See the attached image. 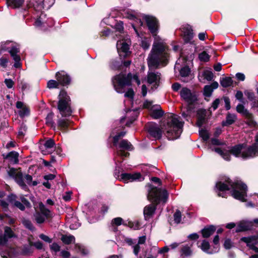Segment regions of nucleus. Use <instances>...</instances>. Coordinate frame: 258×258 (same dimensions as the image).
<instances>
[{"instance_id": "f257e3e1", "label": "nucleus", "mask_w": 258, "mask_h": 258, "mask_svg": "<svg viewBox=\"0 0 258 258\" xmlns=\"http://www.w3.org/2000/svg\"><path fill=\"white\" fill-rule=\"evenodd\" d=\"M168 120L165 127L160 128L158 124L154 122H149L145 125V128L150 136L154 140H159L162 137L163 129L166 130V136L168 140L178 139L182 132L183 123L176 117V115L172 114L168 117Z\"/></svg>"}, {"instance_id": "f03ea898", "label": "nucleus", "mask_w": 258, "mask_h": 258, "mask_svg": "<svg viewBox=\"0 0 258 258\" xmlns=\"http://www.w3.org/2000/svg\"><path fill=\"white\" fill-rule=\"evenodd\" d=\"M147 186L148 188L147 199L152 204L145 206L144 209V215L146 219L154 214L157 206L160 202L166 203L168 199V193L166 189L162 190L150 183H148Z\"/></svg>"}, {"instance_id": "7ed1b4c3", "label": "nucleus", "mask_w": 258, "mask_h": 258, "mask_svg": "<svg viewBox=\"0 0 258 258\" xmlns=\"http://www.w3.org/2000/svg\"><path fill=\"white\" fill-rule=\"evenodd\" d=\"M169 54L165 51V47L160 42H154L149 53L147 63L149 68L158 69L160 64L166 66L168 63Z\"/></svg>"}, {"instance_id": "20e7f679", "label": "nucleus", "mask_w": 258, "mask_h": 258, "mask_svg": "<svg viewBox=\"0 0 258 258\" xmlns=\"http://www.w3.org/2000/svg\"><path fill=\"white\" fill-rule=\"evenodd\" d=\"M57 109L63 117L70 116L73 110L71 107V99L64 89H61L58 96Z\"/></svg>"}, {"instance_id": "39448f33", "label": "nucleus", "mask_w": 258, "mask_h": 258, "mask_svg": "<svg viewBox=\"0 0 258 258\" xmlns=\"http://www.w3.org/2000/svg\"><path fill=\"white\" fill-rule=\"evenodd\" d=\"M225 181L230 185L231 195L234 199L243 202L246 201L245 197L247 196V186L244 183L238 180L233 181L229 177L225 178Z\"/></svg>"}, {"instance_id": "423d86ee", "label": "nucleus", "mask_w": 258, "mask_h": 258, "mask_svg": "<svg viewBox=\"0 0 258 258\" xmlns=\"http://www.w3.org/2000/svg\"><path fill=\"white\" fill-rule=\"evenodd\" d=\"M132 63L131 59H124L120 57L113 58L108 61V67L110 70L121 71L129 68Z\"/></svg>"}, {"instance_id": "0eeeda50", "label": "nucleus", "mask_w": 258, "mask_h": 258, "mask_svg": "<svg viewBox=\"0 0 258 258\" xmlns=\"http://www.w3.org/2000/svg\"><path fill=\"white\" fill-rule=\"evenodd\" d=\"M182 100L186 102L188 106L194 105L198 101V96L196 92H191L187 87H183L180 92Z\"/></svg>"}, {"instance_id": "6e6552de", "label": "nucleus", "mask_w": 258, "mask_h": 258, "mask_svg": "<svg viewBox=\"0 0 258 258\" xmlns=\"http://www.w3.org/2000/svg\"><path fill=\"white\" fill-rule=\"evenodd\" d=\"M9 176L14 179L16 182L24 190L28 189L27 185L24 181L23 175L21 170V168L16 169L14 167H10L8 171Z\"/></svg>"}, {"instance_id": "1a4fd4ad", "label": "nucleus", "mask_w": 258, "mask_h": 258, "mask_svg": "<svg viewBox=\"0 0 258 258\" xmlns=\"http://www.w3.org/2000/svg\"><path fill=\"white\" fill-rule=\"evenodd\" d=\"M111 81L114 90L119 93H123V90L126 86H130L122 73L113 76Z\"/></svg>"}, {"instance_id": "9d476101", "label": "nucleus", "mask_w": 258, "mask_h": 258, "mask_svg": "<svg viewBox=\"0 0 258 258\" xmlns=\"http://www.w3.org/2000/svg\"><path fill=\"white\" fill-rule=\"evenodd\" d=\"M143 19L145 21L147 26L153 37L157 36L159 28V23L157 19L152 16L145 15Z\"/></svg>"}, {"instance_id": "9b49d317", "label": "nucleus", "mask_w": 258, "mask_h": 258, "mask_svg": "<svg viewBox=\"0 0 258 258\" xmlns=\"http://www.w3.org/2000/svg\"><path fill=\"white\" fill-rule=\"evenodd\" d=\"M55 78L60 86L68 88L71 84L72 78L67 72L60 71L56 73Z\"/></svg>"}, {"instance_id": "f8f14e48", "label": "nucleus", "mask_w": 258, "mask_h": 258, "mask_svg": "<svg viewBox=\"0 0 258 258\" xmlns=\"http://www.w3.org/2000/svg\"><path fill=\"white\" fill-rule=\"evenodd\" d=\"M253 223L258 224V219H254L253 221H241L237 225L235 232L239 233L250 230L253 226Z\"/></svg>"}, {"instance_id": "ddd939ff", "label": "nucleus", "mask_w": 258, "mask_h": 258, "mask_svg": "<svg viewBox=\"0 0 258 258\" xmlns=\"http://www.w3.org/2000/svg\"><path fill=\"white\" fill-rule=\"evenodd\" d=\"M121 46H117V52L120 58L130 59L132 52L130 50V46L126 42H122L120 43Z\"/></svg>"}, {"instance_id": "4468645a", "label": "nucleus", "mask_w": 258, "mask_h": 258, "mask_svg": "<svg viewBox=\"0 0 258 258\" xmlns=\"http://www.w3.org/2000/svg\"><path fill=\"white\" fill-rule=\"evenodd\" d=\"M11 56L15 61L14 67L16 68H19L21 67V63L20 62L21 57L18 54L20 52V49L14 44L11 45V49L9 51Z\"/></svg>"}, {"instance_id": "2eb2a0df", "label": "nucleus", "mask_w": 258, "mask_h": 258, "mask_svg": "<svg viewBox=\"0 0 258 258\" xmlns=\"http://www.w3.org/2000/svg\"><path fill=\"white\" fill-rule=\"evenodd\" d=\"M216 192H217L218 197L225 198V196L223 195V192L226 191L230 190V185L225 181H219L217 182L215 185Z\"/></svg>"}, {"instance_id": "dca6fc26", "label": "nucleus", "mask_w": 258, "mask_h": 258, "mask_svg": "<svg viewBox=\"0 0 258 258\" xmlns=\"http://www.w3.org/2000/svg\"><path fill=\"white\" fill-rule=\"evenodd\" d=\"M256 155H258V148L255 146V144H252L243 151L241 153V157L243 159H247L250 158H253Z\"/></svg>"}, {"instance_id": "f3484780", "label": "nucleus", "mask_w": 258, "mask_h": 258, "mask_svg": "<svg viewBox=\"0 0 258 258\" xmlns=\"http://www.w3.org/2000/svg\"><path fill=\"white\" fill-rule=\"evenodd\" d=\"M219 84L217 82L214 81L210 85H205L203 89V95L205 97V99L209 101L208 99H207V97H210L214 90L218 88Z\"/></svg>"}, {"instance_id": "a211bd4d", "label": "nucleus", "mask_w": 258, "mask_h": 258, "mask_svg": "<svg viewBox=\"0 0 258 258\" xmlns=\"http://www.w3.org/2000/svg\"><path fill=\"white\" fill-rule=\"evenodd\" d=\"M183 39L185 43H191L190 41L194 37V32L191 27L188 25L182 28Z\"/></svg>"}, {"instance_id": "6ab92c4d", "label": "nucleus", "mask_w": 258, "mask_h": 258, "mask_svg": "<svg viewBox=\"0 0 258 258\" xmlns=\"http://www.w3.org/2000/svg\"><path fill=\"white\" fill-rule=\"evenodd\" d=\"M54 1L55 0H37V5L34 4L33 6L36 11H40L45 7L50 8L54 4Z\"/></svg>"}, {"instance_id": "aec40b11", "label": "nucleus", "mask_w": 258, "mask_h": 258, "mask_svg": "<svg viewBox=\"0 0 258 258\" xmlns=\"http://www.w3.org/2000/svg\"><path fill=\"white\" fill-rule=\"evenodd\" d=\"M206 110L205 109H199L197 111V125L201 127L206 123Z\"/></svg>"}, {"instance_id": "412c9836", "label": "nucleus", "mask_w": 258, "mask_h": 258, "mask_svg": "<svg viewBox=\"0 0 258 258\" xmlns=\"http://www.w3.org/2000/svg\"><path fill=\"white\" fill-rule=\"evenodd\" d=\"M120 177L124 182H128V181L140 179L142 177V175L140 173H135L134 174L124 173L121 174Z\"/></svg>"}, {"instance_id": "4be33fe9", "label": "nucleus", "mask_w": 258, "mask_h": 258, "mask_svg": "<svg viewBox=\"0 0 258 258\" xmlns=\"http://www.w3.org/2000/svg\"><path fill=\"white\" fill-rule=\"evenodd\" d=\"M239 242L245 243L246 246L250 248L251 245L258 244V236L256 235H251L248 237H242L240 239Z\"/></svg>"}, {"instance_id": "5701e85b", "label": "nucleus", "mask_w": 258, "mask_h": 258, "mask_svg": "<svg viewBox=\"0 0 258 258\" xmlns=\"http://www.w3.org/2000/svg\"><path fill=\"white\" fill-rule=\"evenodd\" d=\"M216 230V227L213 225H209L205 226L202 229L200 232L202 237L205 238L210 237L212 235Z\"/></svg>"}, {"instance_id": "b1692460", "label": "nucleus", "mask_w": 258, "mask_h": 258, "mask_svg": "<svg viewBox=\"0 0 258 258\" xmlns=\"http://www.w3.org/2000/svg\"><path fill=\"white\" fill-rule=\"evenodd\" d=\"M246 144H239L234 146L230 147L229 152L230 154L234 155L236 157H239L241 156L242 150L245 148Z\"/></svg>"}, {"instance_id": "393cba45", "label": "nucleus", "mask_w": 258, "mask_h": 258, "mask_svg": "<svg viewBox=\"0 0 258 258\" xmlns=\"http://www.w3.org/2000/svg\"><path fill=\"white\" fill-rule=\"evenodd\" d=\"M236 119V116L234 114L228 113L226 115V120L222 122V125L223 126H228L233 124Z\"/></svg>"}, {"instance_id": "a878e982", "label": "nucleus", "mask_w": 258, "mask_h": 258, "mask_svg": "<svg viewBox=\"0 0 258 258\" xmlns=\"http://www.w3.org/2000/svg\"><path fill=\"white\" fill-rule=\"evenodd\" d=\"M58 128L63 132H67L69 126V120L59 118L57 120Z\"/></svg>"}, {"instance_id": "bb28decb", "label": "nucleus", "mask_w": 258, "mask_h": 258, "mask_svg": "<svg viewBox=\"0 0 258 258\" xmlns=\"http://www.w3.org/2000/svg\"><path fill=\"white\" fill-rule=\"evenodd\" d=\"M19 154L16 151H11L8 153V154L4 157L5 159H9L11 162H13L14 164H17L19 162Z\"/></svg>"}, {"instance_id": "cd10ccee", "label": "nucleus", "mask_w": 258, "mask_h": 258, "mask_svg": "<svg viewBox=\"0 0 258 258\" xmlns=\"http://www.w3.org/2000/svg\"><path fill=\"white\" fill-rule=\"evenodd\" d=\"M6 1L7 6L13 9L20 8L24 3V0H6Z\"/></svg>"}, {"instance_id": "c85d7f7f", "label": "nucleus", "mask_w": 258, "mask_h": 258, "mask_svg": "<svg viewBox=\"0 0 258 258\" xmlns=\"http://www.w3.org/2000/svg\"><path fill=\"white\" fill-rule=\"evenodd\" d=\"M119 147L120 149L125 150L127 151H133L134 149V147L132 145V144L128 142L127 140H122L119 144Z\"/></svg>"}, {"instance_id": "c756f323", "label": "nucleus", "mask_w": 258, "mask_h": 258, "mask_svg": "<svg viewBox=\"0 0 258 258\" xmlns=\"http://www.w3.org/2000/svg\"><path fill=\"white\" fill-rule=\"evenodd\" d=\"M39 209L41 212V214L42 215L46 218H52V214L51 213V211L47 209L45 205L42 203L40 202L39 204Z\"/></svg>"}, {"instance_id": "7c9ffc66", "label": "nucleus", "mask_w": 258, "mask_h": 258, "mask_svg": "<svg viewBox=\"0 0 258 258\" xmlns=\"http://www.w3.org/2000/svg\"><path fill=\"white\" fill-rule=\"evenodd\" d=\"M233 80L230 77H226L224 78H221L220 83L221 85L224 88H227L230 87L233 84Z\"/></svg>"}, {"instance_id": "2f4dec72", "label": "nucleus", "mask_w": 258, "mask_h": 258, "mask_svg": "<svg viewBox=\"0 0 258 258\" xmlns=\"http://www.w3.org/2000/svg\"><path fill=\"white\" fill-rule=\"evenodd\" d=\"M236 111L237 112L241 114L245 117H250L251 113L248 110L244 108V106L242 104H238L236 106Z\"/></svg>"}, {"instance_id": "473e14b6", "label": "nucleus", "mask_w": 258, "mask_h": 258, "mask_svg": "<svg viewBox=\"0 0 258 258\" xmlns=\"http://www.w3.org/2000/svg\"><path fill=\"white\" fill-rule=\"evenodd\" d=\"M33 242L30 241L29 244L24 245L22 248V253L24 255H28L33 252Z\"/></svg>"}, {"instance_id": "72a5a7b5", "label": "nucleus", "mask_w": 258, "mask_h": 258, "mask_svg": "<svg viewBox=\"0 0 258 258\" xmlns=\"http://www.w3.org/2000/svg\"><path fill=\"white\" fill-rule=\"evenodd\" d=\"M60 239L64 244L67 245L75 242V237L72 235H62Z\"/></svg>"}, {"instance_id": "f704fd0d", "label": "nucleus", "mask_w": 258, "mask_h": 258, "mask_svg": "<svg viewBox=\"0 0 258 258\" xmlns=\"http://www.w3.org/2000/svg\"><path fill=\"white\" fill-rule=\"evenodd\" d=\"M200 247L204 252L208 254H211L214 253L213 251H209L210 245L209 242L206 239H204L202 241Z\"/></svg>"}, {"instance_id": "c9c22d12", "label": "nucleus", "mask_w": 258, "mask_h": 258, "mask_svg": "<svg viewBox=\"0 0 258 258\" xmlns=\"http://www.w3.org/2000/svg\"><path fill=\"white\" fill-rule=\"evenodd\" d=\"M123 225L125 226L130 227L133 230H139L141 228V224L139 221H137L135 223L129 221L127 223H123Z\"/></svg>"}, {"instance_id": "e433bc0d", "label": "nucleus", "mask_w": 258, "mask_h": 258, "mask_svg": "<svg viewBox=\"0 0 258 258\" xmlns=\"http://www.w3.org/2000/svg\"><path fill=\"white\" fill-rule=\"evenodd\" d=\"M164 112L160 108L153 110L150 113L151 117L153 119H159L163 116Z\"/></svg>"}, {"instance_id": "4c0bfd02", "label": "nucleus", "mask_w": 258, "mask_h": 258, "mask_svg": "<svg viewBox=\"0 0 258 258\" xmlns=\"http://www.w3.org/2000/svg\"><path fill=\"white\" fill-rule=\"evenodd\" d=\"M244 94L246 96L247 99L249 101L253 102L254 105L258 107V103L255 101V96L254 92L251 91L246 90L244 91Z\"/></svg>"}, {"instance_id": "58836bf2", "label": "nucleus", "mask_w": 258, "mask_h": 258, "mask_svg": "<svg viewBox=\"0 0 258 258\" xmlns=\"http://www.w3.org/2000/svg\"><path fill=\"white\" fill-rule=\"evenodd\" d=\"M54 113L52 112H49L45 118L46 124L50 125L51 127L55 128V123L53 120Z\"/></svg>"}, {"instance_id": "ea45409f", "label": "nucleus", "mask_w": 258, "mask_h": 258, "mask_svg": "<svg viewBox=\"0 0 258 258\" xmlns=\"http://www.w3.org/2000/svg\"><path fill=\"white\" fill-rule=\"evenodd\" d=\"M181 255L185 256H190L192 254V251L188 245H183L180 250Z\"/></svg>"}, {"instance_id": "a19ab883", "label": "nucleus", "mask_w": 258, "mask_h": 258, "mask_svg": "<svg viewBox=\"0 0 258 258\" xmlns=\"http://www.w3.org/2000/svg\"><path fill=\"white\" fill-rule=\"evenodd\" d=\"M4 234L6 237H7L8 239L15 237L16 236L15 233L11 229V228L9 226H5L4 227Z\"/></svg>"}, {"instance_id": "79ce46f5", "label": "nucleus", "mask_w": 258, "mask_h": 258, "mask_svg": "<svg viewBox=\"0 0 258 258\" xmlns=\"http://www.w3.org/2000/svg\"><path fill=\"white\" fill-rule=\"evenodd\" d=\"M157 76L155 73L153 72L148 73L147 75V82L149 84H152L154 83L157 84Z\"/></svg>"}, {"instance_id": "37998d69", "label": "nucleus", "mask_w": 258, "mask_h": 258, "mask_svg": "<svg viewBox=\"0 0 258 258\" xmlns=\"http://www.w3.org/2000/svg\"><path fill=\"white\" fill-rule=\"evenodd\" d=\"M190 69L188 66H185L181 68L179 71V74L182 77H188L190 73Z\"/></svg>"}, {"instance_id": "c03bdc74", "label": "nucleus", "mask_w": 258, "mask_h": 258, "mask_svg": "<svg viewBox=\"0 0 258 258\" xmlns=\"http://www.w3.org/2000/svg\"><path fill=\"white\" fill-rule=\"evenodd\" d=\"M59 86L57 80H50L47 83V87L49 89H58Z\"/></svg>"}, {"instance_id": "a18cd8bd", "label": "nucleus", "mask_w": 258, "mask_h": 258, "mask_svg": "<svg viewBox=\"0 0 258 258\" xmlns=\"http://www.w3.org/2000/svg\"><path fill=\"white\" fill-rule=\"evenodd\" d=\"M199 58L200 61L206 62L210 60V55L206 51H203L199 54Z\"/></svg>"}, {"instance_id": "49530a36", "label": "nucleus", "mask_w": 258, "mask_h": 258, "mask_svg": "<svg viewBox=\"0 0 258 258\" xmlns=\"http://www.w3.org/2000/svg\"><path fill=\"white\" fill-rule=\"evenodd\" d=\"M22 224L28 229L31 231H34L36 228L33 226L32 222L28 219H24L22 221Z\"/></svg>"}, {"instance_id": "de8ad7c7", "label": "nucleus", "mask_w": 258, "mask_h": 258, "mask_svg": "<svg viewBox=\"0 0 258 258\" xmlns=\"http://www.w3.org/2000/svg\"><path fill=\"white\" fill-rule=\"evenodd\" d=\"M12 44H14L12 41L8 40L6 42H2L0 47L4 51L9 52L11 49V45Z\"/></svg>"}, {"instance_id": "09e8293b", "label": "nucleus", "mask_w": 258, "mask_h": 258, "mask_svg": "<svg viewBox=\"0 0 258 258\" xmlns=\"http://www.w3.org/2000/svg\"><path fill=\"white\" fill-rule=\"evenodd\" d=\"M203 76L208 81H211L213 79L214 75L212 71L206 70L203 72Z\"/></svg>"}, {"instance_id": "8fccbe9b", "label": "nucleus", "mask_w": 258, "mask_h": 258, "mask_svg": "<svg viewBox=\"0 0 258 258\" xmlns=\"http://www.w3.org/2000/svg\"><path fill=\"white\" fill-rule=\"evenodd\" d=\"M199 135L204 142H206L209 139V134L208 131L205 129L200 130Z\"/></svg>"}, {"instance_id": "3c124183", "label": "nucleus", "mask_w": 258, "mask_h": 258, "mask_svg": "<svg viewBox=\"0 0 258 258\" xmlns=\"http://www.w3.org/2000/svg\"><path fill=\"white\" fill-rule=\"evenodd\" d=\"M175 223L179 224L181 221V213L179 210L177 209L173 215Z\"/></svg>"}, {"instance_id": "603ef678", "label": "nucleus", "mask_w": 258, "mask_h": 258, "mask_svg": "<svg viewBox=\"0 0 258 258\" xmlns=\"http://www.w3.org/2000/svg\"><path fill=\"white\" fill-rule=\"evenodd\" d=\"M123 219L120 217H116L113 219L111 221V225L112 226H118L123 225Z\"/></svg>"}, {"instance_id": "864d4df0", "label": "nucleus", "mask_w": 258, "mask_h": 258, "mask_svg": "<svg viewBox=\"0 0 258 258\" xmlns=\"http://www.w3.org/2000/svg\"><path fill=\"white\" fill-rule=\"evenodd\" d=\"M27 127L26 124L22 123L19 130L18 136L20 137H24L25 136V132L27 131Z\"/></svg>"}, {"instance_id": "5fc2aeb1", "label": "nucleus", "mask_w": 258, "mask_h": 258, "mask_svg": "<svg viewBox=\"0 0 258 258\" xmlns=\"http://www.w3.org/2000/svg\"><path fill=\"white\" fill-rule=\"evenodd\" d=\"M250 117H245L248 120L246 122V124H247L249 126H255L257 125V123L255 121L253 120V115L251 113Z\"/></svg>"}, {"instance_id": "6e6d98bb", "label": "nucleus", "mask_w": 258, "mask_h": 258, "mask_svg": "<svg viewBox=\"0 0 258 258\" xmlns=\"http://www.w3.org/2000/svg\"><path fill=\"white\" fill-rule=\"evenodd\" d=\"M30 113V110L28 108L24 106L21 110L19 111V115L21 117H23L25 115H28Z\"/></svg>"}, {"instance_id": "4d7b16f0", "label": "nucleus", "mask_w": 258, "mask_h": 258, "mask_svg": "<svg viewBox=\"0 0 258 258\" xmlns=\"http://www.w3.org/2000/svg\"><path fill=\"white\" fill-rule=\"evenodd\" d=\"M44 145L46 149H51L55 145V143L54 140L49 139L45 141Z\"/></svg>"}, {"instance_id": "13d9d810", "label": "nucleus", "mask_w": 258, "mask_h": 258, "mask_svg": "<svg viewBox=\"0 0 258 258\" xmlns=\"http://www.w3.org/2000/svg\"><path fill=\"white\" fill-rule=\"evenodd\" d=\"M35 217V220L38 224H42L45 222V217L41 215L40 213H36Z\"/></svg>"}, {"instance_id": "bf43d9fd", "label": "nucleus", "mask_w": 258, "mask_h": 258, "mask_svg": "<svg viewBox=\"0 0 258 258\" xmlns=\"http://www.w3.org/2000/svg\"><path fill=\"white\" fill-rule=\"evenodd\" d=\"M18 86L20 88H21V90L23 92L29 88V85L28 83L24 80H21L20 81H19Z\"/></svg>"}, {"instance_id": "052dcab7", "label": "nucleus", "mask_w": 258, "mask_h": 258, "mask_svg": "<svg viewBox=\"0 0 258 258\" xmlns=\"http://www.w3.org/2000/svg\"><path fill=\"white\" fill-rule=\"evenodd\" d=\"M224 100L225 102V107L226 110H229L231 108L230 100L228 96H223L221 101Z\"/></svg>"}, {"instance_id": "680f3d73", "label": "nucleus", "mask_w": 258, "mask_h": 258, "mask_svg": "<svg viewBox=\"0 0 258 258\" xmlns=\"http://www.w3.org/2000/svg\"><path fill=\"white\" fill-rule=\"evenodd\" d=\"M115 28L116 31L120 33H122L124 31L123 23L122 21L117 22L115 25Z\"/></svg>"}, {"instance_id": "e2e57ef3", "label": "nucleus", "mask_w": 258, "mask_h": 258, "mask_svg": "<svg viewBox=\"0 0 258 258\" xmlns=\"http://www.w3.org/2000/svg\"><path fill=\"white\" fill-rule=\"evenodd\" d=\"M135 93L132 88H129L124 94V97L131 99H133Z\"/></svg>"}, {"instance_id": "0e129e2a", "label": "nucleus", "mask_w": 258, "mask_h": 258, "mask_svg": "<svg viewBox=\"0 0 258 258\" xmlns=\"http://www.w3.org/2000/svg\"><path fill=\"white\" fill-rule=\"evenodd\" d=\"M8 62L9 59L5 56H3L0 58V66L4 68L7 67Z\"/></svg>"}, {"instance_id": "69168bd1", "label": "nucleus", "mask_w": 258, "mask_h": 258, "mask_svg": "<svg viewBox=\"0 0 258 258\" xmlns=\"http://www.w3.org/2000/svg\"><path fill=\"white\" fill-rule=\"evenodd\" d=\"M221 98H216L212 103L211 107L213 108L214 110H216L221 103Z\"/></svg>"}, {"instance_id": "338daca9", "label": "nucleus", "mask_w": 258, "mask_h": 258, "mask_svg": "<svg viewBox=\"0 0 258 258\" xmlns=\"http://www.w3.org/2000/svg\"><path fill=\"white\" fill-rule=\"evenodd\" d=\"M230 152L229 150H224L223 153L222 154L221 156L223 159L227 161H230L231 160Z\"/></svg>"}, {"instance_id": "774afa93", "label": "nucleus", "mask_w": 258, "mask_h": 258, "mask_svg": "<svg viewBox=\"0 0 258 258\" xmlns=\"http://www.w3.org/2000/svg\"><path fill=\"white\" fill-rule=\"evenodd\" d=\"M8 239L4 234L0 235V246L5 245L8 243Z\"/></svg>"}]
</instances>
